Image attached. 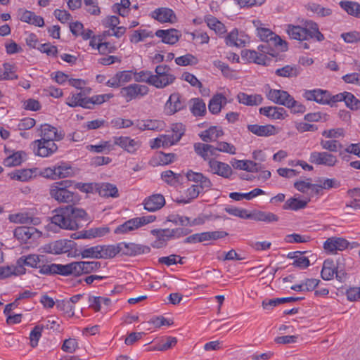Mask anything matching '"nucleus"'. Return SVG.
<instances>
[{
  "instance_id": "f257e3e1",
  "label": "nucleus",
  "mask_w": 360,
  "mask_h": 360,
  "mask_svg": "<svg viewBox=\"0 0 360 360\" xmlns=\"http://www.w3.org/2000/svg\"><path fill=\"white\" fill-rule=\"evenodd\" d=\"M88 219L84 210L73 205L63 206L54 210L51 217L52 224L60 229L71 231L77 230L82 226L81 221H86Z\"/></svg>"
},
{
  "instance_id": "f03ea898",
  "label": "nucleus",
  "mask_w": 360,
  "mask_h": 360,
  "mask_svg": "<svg viewBox=\"0 0 360 360\" xmlns=\"http://www.w3.org/2000/svg\"><path fill=\"white\" fill-rule=\"evenodd\" d=\"M286 31L289 37L295 40L304 41L315 38L317 41H321L324 39L323 34L319 30L317 24L311 21L306 22L304 27L288 25Z\"/></svg>"
},
{
  "instance_id": "7ed1b4c3",
  "label": "nucleus",
  "mask_w": 360,
  "mask_h": 360,
  "mask_svg": "<svg viewBox=\"0 0 360 360\" xmlns=\"http://www.w3.org/2000/svg\"><path fill=\"white\" fill-rule=\"evenodd\" d=\"M72 184L69 180L53 183L49 188L50 196L59 203H75L78 200L77 195L68 189Z\"/></svg>"
},
{
  "instance_id": "20e7f679",
  "label": "nucleus",
  "mask_w": 360,
  "mask_h": 360,
  "mask_svg": "<svg viewBox=\"0 0 360 360\" xmlns=\"http://www.w3.org/2000/svg\"><path fill=\"white\" fill-rule=\"evenodd\" d=\"M188 232L184 229H153L151 234L156 237L151 245L155 248H161L167 245L168 240L185 236Z\"/></svg>"
},
{
  "instance_id": "39448f33",
  "label": "nucleus",
  "mask_w": 360,
  "mask_h": 360,
  "mask_svg": "<svg viewBox=\"0 0 360 360\" xmlns=\"http://www.w3.org/2000/svg\"><path fill=\"white\" fill-rule=\"evenodd\" d=\"M155 74L152 76L153 86L158 89H163L172 84L176 77L171 73L168 65H159L155 68Z\"/></svg>"
},
{
  "instance_id": "423d86ee",
  "label": "nucleus",
  "mask_w": 360,
  "mask_h": 360,
  "mask_svg": "<svg viewBox=\"0 0 360 360\" xmlns=\"http://www.w3.org/2000/svg\"><path fill=\"white\" fill-rule=\"evenodd\" d=\"M99 262H72L70 263V276H79L82 274H88L101 268Z\"/></svg>"
},
{
  "instance_id": "0eeeda50",
  "label": "nucleus",
  "mask_w": 360,
  "mask_h": 360,
  "mask_svg": "<svg viewBox=\"0 0 360 360\" xmlns=\"http://www.w3.org/2000/svg\"><path fill=\"white\" fill-rule=\"evenodd\" d=\"M39 273L43 275L56 276L60 275L63 276H70V263L66 264L47 263L44 262L39 266Z\"/></svg>"
},
{
  "instance_id": "6e6552de",
  "label": "nucleus",
  "mask_w": 360,
  "mask_h": 360,
  "mask_svg": "<svg viewBox=\"0 0 360 360\" xmlns=\"http://www.w3.org/2000/svg\"><path fill=\"white\" fill-rule=\"evenodd\" d=\"M148 91V87L146 85L132 84L122 88L120 95L124 98L127 102H129L146 96Z\"/></svg>"
},
{
  "instance_id": "1a4fd4ad",
  "label": "nucleus",
  "mask_w": 360,
  "mask_h": 360,
  "mask_svg": "<svg viewBox=\"0 0 360 360\" xmlns=\"http://www.w3.org/2000/svg\"><path fill=\"white\" fill-rule=\"evenodd\" d=\"M34 153L36 155L46 158L52 155L58 150V146L53 141L37 139L32 143Z\"/></svg>"
},
{
  "instance_id": "9d476101",
  "label": "nucleus",
  "mask_w": 360,
  "mask_h": 360,
  "mask_svg": "<svg viewBox=\"0 0 360 360\" xmlns=\"http://www.w3.org/2000/svg\"><path fill=\"white\" fill-rule=\"evenodd\" d=\"M309 160L311 163L330 167H334L338 162L335 155L327 151H314L310 153Z\"/></svg>"
},
{
  "instance_id": "9b49d317",
  "label": "nucleus",
  "mask_w": 360,
  "mask_h": 360,
  "mask_svg": "<svg viewBox=\"0 0 360 360\" xmlns=\"http://www.w3.org/2000/svg\"><path fill=\"white\" fill-rule=\"evenodd\" d=\"M114 147L117 146L124 151L135 154L141 147V141L138 139H131L129 136H115L113 137Z\"/></svg>"
},
{
  "instance_id": "f8f14e48",
  "label": "nucleus",
  "mask_w": 360,
  "mask_h": 360,
  "mask_svg": "<svg viewBox=\"0 0 360 360\" xmlns=\"http://www.w3.org/2000/svg\"><path fill=\"white\" fill-rule=\"evenodd\" d=\"M208 166V172L213 174L219 176L224 179H229L232 176V168L226 162H221L213 158L212 160H209Z\"/></svg>"
},
{
  "instance_id": "ddd939ff",
  "label": "nucleus",
  "mask_w": 360,
  "mask_h": 360,
  "mask_svg": "<svg viewBox=\"0 0 360 360\" xmlns=\"http://www.w3.org/2000/svg\"><path fill=\"white\" fill-rule=\"evenodd\" d=\"M117 248L119 253L126 256H136L138 255L149 253L150 251V248L148 246L133 243H120L117 244Z\"/></svg>"
},
{
  "instance_id": "4468645a",
  "label": "nucleus",
  "mask_w": 360,
  "mask_h": 360,
  "mask_svg": "<svg viewBox=\"0 0 360 360\" xmlns=\"http://www.w3.org/2000/svg\"><path fill=\"white\" fill-rule=\"evenodd\" d=\"M41 232L33 226H19L14 230V236L22 243H29L41 236Z\"/></svg>"
},
{
  "instance_id": "2eb2a0df",
  "label": "nucleus",
  "mask_w": 360,
  "mask_h": 360,
  "mask_svg": "<svg viewBox=\"0 0 360 360\" xmlns=\"http://www.w3.org/2000/svg\"><path fill=\"white\" fill-rule=\"evenodd\" d=\"M258 37L261 40L268 42L271 41V43L276 47H278L281 51L287 50V43L283 40L279 36L276 35L268 28H258V32H257Z\"/></svg>"
},
{
  "instance_id": "dca6fc26",
  "label": "nucleus",
  "mask_w": 360,
  "mask_h": 360,
  "mask_svg": "<svg viewBox=\"0 0 360 360\" xmlns=\"http://www.w3.org/2000/svg\"><path fill=\"white\" fill-rule=\"evenodd\" d=\"M303 97L309 101H315L319 104H330V94L328 91L321 89L304 90Z\"/></svg>"
},
{
  "instance_id": "f3484780",
  "label": "nucleus",
  "mask_w": 360,
  "mask_h": 360,
  "mask_svg": "<svg viewBox=\"0 0 360 360\" xmlns=\"http://www.w3.org/2000/svg\"><path fill=\"white\" fill-rule=\"evenodd\" d=\"M39 136L41 137L40 140L53 141L62 140L64 134L58 131V129L49 124H41L40 128L37 129Z\"/></svg>"
},
{
  "instance_id": "a211bd4d",
  "label": "nucleus",
  "mask_w": 360,
  "mask_h": 360,
  "mask_svg": "<svg viewBox=\"0 0 360 360\" xmlns=\"http://www.w3.org/2000/svg\"><path fill=\"white\" fill-rule=\"evenodd\" d=\"M185 107V101L178 93L170 95L165 105V112L167 115H174Z\"/></svg>"
},
{
  "instance_id": "6ab92c4d",
  "label": "nucleus",
  "mask_w": 360,
  "mask_h": 360,
  "mask_svg": "<svg viewBox=\"0 0 360 360\" xmlns=\"http://www.w3.org/2000/svg\"><path fill=\"white\" fill-rule=\"evenodd\" d=\"M186 176L188 181L197 184L195 186H198L202 191L205 189L209 190L212 186L211 180L202 173L188 170L186 174Z\"/></svg>"
},
{
  "instance_id": "aec40b11",
  "label": "nucleus",
  "mask_w": 360,
  "mask_h": 360,
  "mask_svg": "<svg viewBox=\"0 0 360 360\" xmlns=\"http://www.w3.org/2000/svg\"><path fill=\"white\" fill-rule=\"evenodd\" d=\"M73 243L70 240H58L50 243L46 249L48 252L53 255L66 253L72 249Z\"/></svg>"
},
{
  "instance_id": "412c9836",
  "label": "nucleus",
  "mask_w": 360,
  "mask_h": 360,
  "mask_svg": "<svg viewBox=\"0 0 360 360\" xmlns=\"http://www.w3.org/2000/svg\"><path fill=\"white\" fill-rule=\"evenodd\" d=\"M349 243L343 238L331 237L328 238L323 243V248L328 252L342 251L347 248Z\"/></svg>"
},
{
  "instance_id": "4be33fe9",
  "label": "nucleus",
  "mask_w": 360,
  "mask_h": 360,
  "mask_svg": "<svg viewBox=\"0 0 360 360\" xmlns=\"http://www.w3.org/2000/svg\"><path fill=\"white\" fill-rule=\"evenodd\" d=\"M266 97L269 100L276 104L287 106L292 96L286 91L279 89H269L266 93Z\"/></svg>"
},
{
  "instance_id": "5701e85b",
  "label": "nucleus",
  "mask_w": 360,
  "mask_h": 360,
  "mask_svg": "<svg viewBox=\"0 0 360 360\" xmlns=\"http://www.w3.org/2000/svg\"><path fill=\"white\" fill-rule=\"evenodd\" d=\"M165 204V199L161 194H153L146 198L143 202L145 210L155 212L161 209Z\"/></svg>"
},
{
  "instance_id": "b1692460",
  "label": "nucleus",
  "mask_w": 360,
  "mask_h": 360,
  "mask_svg": "<svg viewBox=\"0 0 360 360\" xmlns=\"http://www.w3.org/2000/svg\"><path fill=\"white\" fill-rule=\"evenodd\" d=\"M259 112L273 120H284L287 116V111L282 107L268 106L259 108Z\"/></svg>"
},
{
  "instance_id": "393cba45",
  "label": "nucleus",
  "mask_w": 360,
  "mask_h": 360,
  "mask_svg": "<svg viewBox=\"0 0 360 360\" xmlns=\"http://www.w3.org/2000/svg\"><path fill=\"white\" fill-rule=\"evenodd\" d=\"M18 15L20 16V20L22 22L37 27H43L44 25V18L41 16L37 15L34 12L20 9Z\"/></svg>"
},
{
  "instance_id": "a878e982",
  "label": "nucleus",
  "mask_w": 360,
  "mask_h": 360,
  "mask_svg": "<svg viewBox=\"0 0 360 360\" xmlns=\"http://www.w3.org/2000/svg\"><path fill=\"white\" fill-rule=\"evenodd\" d=\"M158 37L162 39V41L168 44H174L179 39V31L175 29L158 30L155 32Z\"/></svg>"
},
{
  "instance_id": "bb28decb",
  "label": "nucleus",
  "mask_w": 360,
  "mask_h": 360,
  "mask_svg": "<svg viewBox=\"0 0 360 360\" xmlns=\"http://www.w3.org/2000/svg\"><path fill=\"white\" fill-rule=\"evenodd\" d=\"M152 17L160 22H173L176 19L174 11L167 8L155 9L153 12Z\"/></svg>"
},
{
  "instance_id": "cd10ccee",
  "label": "nucleus",
  "mask_w": 360,
  "mask_h": 360,
  "mask_svg": "<svg viewBox=\"0 0 360 360\" xmlns=\"http://www.w3.org/2000/svg\"><path fill=\"white\" fill-rule=\"evenodd\" d=\"M248 130L252 134L259 136H268L274 135L276 132V128L271 124L267 125H258V124H249L248 126Z\"/></svg>"
},
{
  "instance_id": "c85d7f7f",
  "label": "nucleus",
  "mask_w": 360,
  "mask_h": 360,
  "mask_svg": "<svg viewBox=\"0 0 360 360\" xmlns=\"http://www.w3.org/2000/svg\"><path fill=\"white\" fill-rule=\"evenodd\" d=\"M237 98L240 103L250 106L260 105L263 101L262 96L259 94L249 95L243 92L239 93Z\"/></svg>"
},
{
  "instance_id": "c756f323",
  "label": "nucleus",
  "mask_w": 360,
  "mask_h": 360,
  "mask_svg": "<svg viewBox=\"0 0 360 360\" xmlns=\"http://www.w3.org/2000/svg\"><path fill=\"white\" fill-rule=\"evenodd\" d=\"M26 269L22 265L0 266V279L11 276H20L25 274Z\"/></svg>"
},
{
  "instance_id": "7c9ffc66",
  "label": "nucleus",
  "mask_w": 360,
  "mask_h": 360,
  "mask_svg": "<svg viewBox=\"0 0 360 360\" xmlns=\"http://www.w3.org/2000/svg\"><path fill=\"white\" fill-rule=\"evenodd\" d=\"M224 135L223 130L218 127L213 126L209 129L203 131L200 136L201 139L205 142H212L215 141L218 138Z\"/></svg>"
},
{
  "instance_id": "2f4dec72",
  "label": "nucleus",
  "mask_w": 360,
  "mask_h": 360,
  "mask_svg": "<svg viewBox=\"0 0 360 360\" xmlns=\"http://www.w3.org/2000/svg\"><path fill=\"white\" fill-rule=\"evenodd\" d=\"M44 256H39L37 255H29L27 256L20 257L18 262L17 265H26L32 268H39V264H41Z\"/></svg>"
},
{
  "instance_id": "473e14b6",
  "label": "nucleus",
  "mask_w": 360,
  "mask_h": 360,
  "mask_svg": "<svg viewBox=\"0 0 360 360\" xmlns=\"http://www.w3.org/2000/svg\"><path fill=\"white\" fill-rule=\"evenodd\" d=\"M101 196L105 198H117L119 196L118 189L114 184L110 183H102L97 188Z\"/></svg>"
},
{
  "instance_id": "72a5a7b5",
  "label": "nucleus",
  "mask_w": 360,
  "mask_h": 360,
  "mask_svg": "<svg viewBox=\"0 0 360 360\" xmlns=\"http://www.w3.org/2000/svg\"><path fill=\"white\" fill-rule=\"evenodd\" d=\"M226 98L221 94L214 96L210 101L208 108L212 114H217L221 111L223 105H226Z\"/></svg>"
},
{
  "instance_id": "f704fd0d",
  "label": "nucleus",
  "mask_w": 360,
  "mask_h": 360,
  "mask_svg": "<svg viewBox=\"0 0 360 360\" xmlns=\"http://www.w3.org/2000/svg\"><path fill=\"white\" fill-rule=\"evenodd\" d=\"M337 266L332 259H326L324 261L322 270L321 272V278L326 281H330L333 278L337 269Z\"/></svg>"
},
{
  "instance_id": "c9c22d12",
  "label": "nucleus",
  "mask_w": 360,
  "mask_h": 360,
  "mask_svg": "<svg viewBox=\"0 0 360 360\" xmlns=\"http://www.w3.org/2000/svg\"><path fill=\"white\" fill-rule=\"evenodd\" d=\"M231 165L235 169L245 170L250 172H257L259 169V165L251 160H234L231 162Z\"/></svg>"
},
{
  "instance_id": "e433bc0d",
  "label": "nucleus",
  "mask_w": 360,
  "mask_h": 360,
  "mask_svg": "<svg viewBox=\"0 0 360 360\" xmlns=\"http://www.w3.org/2000/svg\"><path fill=\"white\" fill-rule=\"evenodd\" d=\"M66 103L70 107L80 106L84 108L89 107L87 105V97H84L81 92L70 96Z\"/></svg>"
},
{
  "instance_id": "4c0bfd02",
  "label": "nucleus",
  "mask_w": 360,
  "mask_h": 360,
  "mask_svg": "<svg viewBox=\"0 0 360 360\" xmlns=\"http://www.w3.org/2000/svg\"><path fill=\"white\" fill-rule=\"evenodd\" d=\"M100 259H110L119 254L117 245H98Z\"/></svg>"
},
{
  "instance_id": "58836bf2",
  "label": "nucleus",
  "mask_w": 360,
  "mask_h": 360,
  "mask_svg": "<svg viewBox=\"0 0 360 360\" xmlns=\"http://www.w3.org/2000/svg\"><path fill=\"white\" fill-rule=\"evenodd\" d=\"M243 35L239 37L237 30L231 31L226 38V44L230 46L243 47L245 45V40L243 39Z\"/></svg>"
},
{
  "instance_id": "ea45409f",
  "label": "nucleus",
  "mask_w": 360,
  "mask_h": 360,
  "mask_svg": "<svg viewBox=\"0 0 360 360\" xmlns=\"http://www.w3.org/2000/svg\"><path fill=\"white\" fill-rule=\"evenodd\" d=\"M3 67L4 70L0 69V81L13 80L18 78V76L15 74L16 68L13 65L4 63Z\"/></svg>"
},
{
  "instance_id": "a19ab883",
  "label": "nucleus",
  "mask_w": 360,
  "mask_h": 360,
  "mask_svg": "<svg viewBox=\"0 0 360 360\" xmlns=\"http://www.w3.org/2000/svg\"><path fill=\"white\" fill-rule=\"evenodd\" d=\"M86 149L91 152L108 153L114 150V143L111 141H101L97 145H88Z\"/></svg>"
},
{
  "instance_id": "79ce46f5",
  "label": "nucleus",
  "mask_w": 360,
  "mask_h": 360,
  "mask_svg": "<svg viewBox=\"0 0 360 360\" xmlns=\"http://www.w3.org/2000/svg\"><path fill=\"white\" fill-rule=\"evenodd\" d=\"M340 5L348 14L360 18V4L349 1H340Z\"/></svg>"
},
{
  "instance_id": "37998d69",
  "label": "nucleus",
  "mask_w": 360,
  "mask_h": 360,
  "mask_svg": "<svg viewBox=\"0 0 360 360\" xmlns=\"http://www.w3.org/2000/svg\"><path fill=\"white\" fill-rule=\"evenodd\" d=\"M207 26L214 30L217 34H223L226 32L224 25L213 16H208L205 18Z\"/></svg>"
},
{
  "instance_id": "c03bdc74",
  "label": "nucleus",
  "mask_w": 360,
  "mask_h": 360,
  "mask_svg": "<svg viewBox=\"0 0 360 360\" xmlns=\"http://www.w3.org/2000/svg\"><path fill=\"white\" fill-rule=\"evenodd\" d=\"M276 75L283 77H294L300 74V68L297 65H285L275 71Z\"/></svg>"
},
{
  "instance_id": "a18cd8bd",
  "label": "nucleus",
  "mask_w": 360,
  "mask_h": 360,
  "mask_svg": "<svg viewBox=\"0 0 360 360\" xmlns=\"http://www.w3.org/2000/svg\"><path fill=\"white\" fill-rule=\"evenodd\" d=\"M252 219L255 221L271 223L277 221L278 217L272 212L258 211L252 214Z\"/></svg>"
},
{
  "instance_id": "49530a36",
  "label": "nucleus",
  "mask_w": 360,
  "mask_h": 360,
  "mask_svg": "<svg viewBox=\"0 0 360 360\" xmlns=\"http://www.w3.org/2000/svg\"><path fill=\"white\" fill-rule=\"evenodd\" d=\"M308 201L298 200L295 198L288 199L283 205L284 210H298L304 208Z\"/></svg>"
},
{
  "instance_id": "de8ad7c7",
  "label": "nucleus",
  "mask_w": 360,
  "mask_h": 360,
  "mask_svg": "<svg viewBox=\"0 0 360 360\" xmlns=\"http://www.w3.org/2000/svg\"><path fill=\"white\" fill-rule=\"evenodd\" d=\"M193 105L191 108V112L195 116H202L206 112V105L200 98L192 100Z\"/></svg>"
},
{
  "instance_id": "09e8293b",
  "label": "nucleus",
  "mask_w": 360,
  "mask_h": 360,
  "mask_svg": "<svg viewBox=\"0 0 360 360\" xmlns=\"http://www.w3.org/2000/svg\"><path fill=\"white\" fill-rule=\"evenodd\" d=\"M53 171H55V176H56V179L68 177L70 176L72 172V167L66 163H61L59 165L54 166Z\"/></svg>"
},
{
  "instance_id": "8fccbe9b",
  "label": "nucleus",
  "mask_w": 360,
  "mask_h": 360,
  "mask_svg": "<svg viewBox=\"0 0 360 360\" xmlns=\"http://www.w3.org/2000/svg\"><path fill=\"white\" fill-rule=\"evenodd\" d=\"M149 37H153V34L152 32H150L147 30H138L134 31L131 36L130 41L131 43L136 44Z\"/></svg>"
},
{
  "instance_id": "3c124183",
  "label": "nucleus",
  "mask_w": 360,
  "mask_h": 360,
  "mask_svg": "<svg viewBox=\"0 0 360 360\" xmlns=\"http://www.w3.org/2000/svg\"><path fill=\"white\" fill-rule=\"evenodd\" d=\"M112 94H101L93 96L90 98L87 97V107L88 109H91L94 105H100L103 103L105 101L109 100L112 97Z\"/></svg>"
},
{
  "instance_id": "603ef678",
  "label": "nucleus",
  "mask_w": 360,
  "mask_h": 360,
  "mask_svg": "<svg viewBox=\"0 0 360 360\" xmlns=\"http://www.w3.org/2000/svg\"><path fill=\"white\" fill-rule=\"evenodd\" d=\"M181 176L180 174H176L171 170H167L162 172L161 178L167 184L174 186L180 181Z\"/></svg>"
},
{
  "instance_id": "864d4df0",
  "label": "nucleus",
  "mask_w": 360,
  "mask_h": 360,
  "mask_svg": "<svg viewBox=\"0 0 360 360\" xmlns=\"http://www.w3.org/2000/svg\"><path fill=\"white\" fill-rule=\"evenodd\" d=\"M320 146L323 150L329 152H337L339 149L342 148V145L336 140H324L320 141Z\"/></svg>"
},
{
  "instance_id": "5fc2aeb1",
  "label": "nucleus",
  "mask_w": 360,
  "mask_h": 360,
  "mask_svg": "<svg viewBox=\"0 0 360 360\" xmlns=\"http://www.w3.org/2000/svg\"><path fill=\"white\" fill-rule=\"evenodd\" d=\"M22 153L21 152H15L12 155H9L4 160V165L5 167H11L20 165L22 162Z\"/></svg>"
},
{
  "instance_id": "6e6d98bb",
  "label": "nucleus",
  "mask_w": 360,
  "mask_h": 360,
  "mask_svg": "<svg viewBox=\"0 0 360 360\" xmlns=\"http://www.w3.org/2000/svg\"><path fill=\"white\" fill-rule=\"evenodd\" d=\"M130 4L129 0H120V4L113 5L112 10L115 13H118L120 15L124 17L127 15L129 12Z\"/></svg>"
},
{
  "instance_id": "4d7b16f0",
  "label": "nucleus",
  "mask_w": 360,
  "mask_h": 360,
  "mask_svg": "<svg viewBox=\"0 0 360 360\" xmlns=\"http://www.w3.org/2000/svg\"><path fill=\"white\" fill-rule=\"evenodd\" d=\"M175 63L178 65L186 66L195 65L198 63V60L192 54H186L175 58Z\"/></svg>"
},
{
  "instance_id": "13d9d810",
  "label": "nucleus",
  "mask_w": 360,
  "mask_h": 360,
  "mask_svg": "<svg viewBox=\"0 0 360 360\" xmlns=\"http://www.w3.org/2000/svg\"><path fill=\"white\" fill-rule=\"evenodd\" d=\"M200 192H202V191L199 188L198 186L192 185L186 191L187 199L181 200L179 202L184 204L189 203L192 200L197 198Z\"/></svg>"
},
{
  "instance_id": "bf43d9fd",
  "label": "nucleus",
  "mask_w": 360,
  "mask_h": 360,
  "mask_svg": "<svg viewBox=\"0 0 360 360\" xmlns=\"http://www.w3.org/2000/svg\"><path fill=\"white\" fill-rule=\"evenodd\" d=\"M36 169H25L18 170L14 174L13 178L21 181H27L32 178V176L34 175Z\"/></svg>"
},
{
  "instance_id": "052dcab7",
  "label": "nucleus",
  "mask_w": 360,
  "mask_h": 360,
  "mask_svg": "<svg viewBox=\"0 0 360 360\" xmlns=\"http://www.w3.org/2000/svg\"><path fill=\"white\" fill-rule=\"evenodd\" d=\"M310 240L311 238L309 236L298 233L288 234L285 238V241L288 243H305Z\"/></svg>"
},
{
  "instance_id": "680f3d73",
  "label": "nucleus",
  "mask_w": 360,
  "mask_h": 360,
  "mask_svg": "<svg viewBox=\"0 0 360 360\" xmlns=\"http://www.w3.org/2000/svg\"><path fill=\"white\" fill-rule=\"evenodd\" d=\"M82 258L100 259L98 245L84 248L80 251Z\"/></svg>"
},
{
  "instance_id": "e2e57ef3",
  "label": "nucleus",
  "mask_w": 360,
  "mask_h": 360,
  "mask_svg": "<svg viewBox=\"0 0 360 360\" xmlns=\"http://www.w3.org/2000/svg\"><path fill=\"white\" fill-rule=\"evenodd\" d=\"M152 76L153 74L150 71H140L134 72V80L137 82H146L153 86Z\"/></svg>"
},
{
  "instance_id": "0e129e2a",
  "label": "nucleus",
  "mask_w": 360,
  "mask_h": 360,
  "mask_svg": "<svg viewBox=\"0 0 360 360\" xmlns=\"http://www.w3.org/2000/svg\"><path fill=\"white\" fill-rule=\"evenodd\" d=\"M207 147H209V144L196 143L194 145V150L198 155L208 163L209 160H212V158L208 157V149Z\"/></svg>"
},
{
  "instance_id": "69168bd1",
  "label": "nucleus",
  "mask_w": 360,
  "mask_h": 360,
  "mask_svg": "<svg viewBox=\"0 0 360 360\" xmlns=\"http://www.w3.org/2000/svg\"><path fill=\"white\" fill-rule=\"evenodd\" d=\"M56 307L58 310L68 314L69 316H74V307L68 300H60L56 302Z\"/></svg>"
},
{
  "instance_id": "338daca9",
  "label": "nucleus",
  "mask_w": 360,
  "mask_h": 360,
  "mask_svg": "<svg viewBox=\"0 0 360 360\" xmlns=\"http://www.w3.org/2000/svg\"><path fill=\"white\" fill-rule=\"evenodd\" d=\"M217 149L218 152L226 153L230 155H235L236 153V148L235 146L226 141L218 142Z\"/></svg>"
},
{
  "instance_id": "774afa93",
  "label": "nucleus",
  "mask_w": 360,
  "mask_h": 360,
  "mask_svg": "<svg viewBox=\"0 0 360 360\" xmlns=\"http://www.w3.org/2000/svg\"><path fill=\"white\" fill-rule=\"evenodd\" d=\"M345 105L351 110L360 108V100L357 99L352 93L346 92Z\"/></svg>"
}]
</instances>
